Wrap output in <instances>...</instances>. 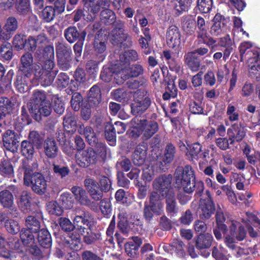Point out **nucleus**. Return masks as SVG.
Masks as SVG:
<instances>
[{
	"instance_id": "f257e3e1",
	"label": "nucleus",
	"mask_w": 260,
	"mask_h": 260,
	"mask_svg": "<svg viewBox=\"0 0 260 260\" xmlns=\"http://www.w3.org/2000/svg\"><path fill=\"white\" fill-rule=\"evenodd\" d=\"M35 56L39 60L44 61L42 68L39 65H35L33 67L35 78L40 80L44 86H49L53 82L57 72L53 71V59L54 57V48L52 46L48 45L42 50H37Z\"/></svg>"
},
{
	"instance_id": "f03ea898",
	"label": "nucleus",
	"mask_w": 260,
	"mask_h": 260,
	"mask_svg": "<svg viewBox=\"0 0 260 260\" xmlns=\"http://www.w3.org/2000/svg\"><path fill=\"white\" fill-rule=\"evenodd\" d=\"M241 61L247 59L249 73L251 76L260 77V61L257 50L252 47L249 42H245L239 46Z\"/></svg>"
},
{
	"instance_id": "7ed1b4c3",
	"label": "nucleus",
	"mask_w": 260,
	"mask_h": 260,
	"mask_svg": "<svg viewBox=\"0 0 260 260\" xmlns=\"http://www.w3.org/2000/svg\"><path fill=\"white\" fill-rule=\"evenodd\" d=\"M129 135L133 137L143 134L146 139L151 137L158 131V124L153 121H148L142 117H135L130 123Z\"/></svg>"
},
{
	"instance_id": "20e7f679",
	"label": "nucleus",
	"mask_w": 260,
	"mask_h": 260,
	"mask_svg": "<svg viewBox=\"0 0 260 260\" xmlns=\"http://www.w3.org/2000/svg\"><path fill=\"white\" fill-rule=\"evenodd\" d=\"M71 217L73 220L75 228L76 227L79 232L84 236V241L88 244L92 243L95 235L90 229V222L85 211L80 208H76L73 210Z\"/></svg>"
},
{
	"instance_id": "39448f33",
	"label": "nucleus",
	"mask_w": 260,
	"mask_h": 260,
	"mask_svg": "<svg viewBox=\"0 0 260 260\" xmlns=\"http://www.w3.org/2000/svg\"><path fill=\"white\" fill-rule=\"evenodd\" d=\"M176 183L181 185L185 192L191 193L195 188V177L191 167L185 166L183 169L178 168L175 172Z\"/></svg>"
},
{
	"instance_id": "423d86ee",
	"label": "nucleus",
	"mask_w": 260,
	"mask_h": 260,
	"mask_svg": "<svg viewBox=\"0 0 260 260\" xmlns=\"http://www.w3.org/2000/svg\"><path fill=\"white\" fill-rule=\"evenodd\" d=\"M101 19L107 24L116 23V25L118 26V28H116L112 31L113 38L112 40L115 42V43H122L127 39L128 36L123 32L121 28L123 25V22L120 20L116 21V16L112 11L107 9L103 10L101 13Z\"/></svg>"
},
{
	"instance_id": "0eeeda50",
	"label": "nucleus",
	"mask_w": 260,
	"mask_h": 260,
	"mask_svg": "<svg viewBox=\"0 0 260 260\" xmlns=\"http://www.w3.org/2000/svg\"><path fill=\"white\" fill-rule=\"evenodd\" d=\"M23 169L24 170V184L26 186L31 185L32 189L37 193H44L47 186V182L44 176L39 173L31 175V170L24 165Z\"/></svg>"
},
{
	"instance_id": "6e6552de",
	"label": "nucleus",
	"mask_w": 260,
	"mask_h": 260,
	"mask_svg": "<svg viewBox=\"0 0 260 260\" xmlns=\"http://www.w3.org/2000/svg\"><path fill=\"white\" fill-rule=\"evenodd\" d=\"M143 67L140 64H135L129 67L125 66L119 68V67L113 71L112 76L118 84H121L130 77H137L142 74Z\"/></svg>"
},
{
	"instance_id": "1a4fd4ad",
	"label": "nucleus",
	"mask_w": 260,
	"mask_h": 260,
	"mask_svg": "<svg viewBox=\"0 0 260 260\" xmlns=\"http://www.w3.org/2000/svg\"><path fill=\"white\" fill-rule=\"evenodd\" d=\"M164 196H160L158 192L152 191L149 196V205L145 206L144 213L145 218L150 220L153 216V213L160 215L164 212Z\"/></svg>"
},
{
	"instance_id": "9d476101",
	"label": "nucleus",
	"mask_w": 260,
	"mask_h": 260,
	"mask_svg": "<svg viewBox=\"0 0 260 260\" xmlns=\"http://www.w3.org/2000/svg\"><path fill=\"white\" fill-rule=\"evenodd\" d=\"M83 18L87 21L94 20L101 9L107 6L106 0H84Z\"/></svg>"
},
{
	"instance_id": "9b49d317",
	"label": "nucleus",
	"mask_w": 260,
	"mask_h": 260,
	"mask_svg": "<svg viewBox=\"0 0 260 260\" xmlns=\"http://www.w3.org/2000/svg\"><path fill=\"white\" fill-rule=\"evenodd\" d=\"M134 100L131 105V111L133 115H139L144 112L150 105V99L143 92L137 91L134 95Z\"/></svg>"
},
{
	"instance_id": "f8f14e48",
	"label": "nucleus",
	"mask_w": 260,
	"mask_h": 260,
	"mask_svg": "<svg viewBox=\"0 0 260 260\" xmlns=\"http://www.w3.org/2000/svg\"><path fill=\"white\" fill-rule=\"evenodd\" d=\"M76 159L80 167L85 168L96 162L97 154L93 149L89 148L84 151H78L76 154Z\"/></svg>"
},
{
	"instance_id": "ddd939ff",
	"label": "nucleus",
	"mask_w": 260,
	"mask_h": 260,
	"mask_svg": "<svg viewBox=\"0 0 260 260\" xmlns=\"http://www.w3.org/2000/svg\"><path fill=\"white\" fill-rule=\"evenodd\" d=\"M172 177L170 176L162 175L157 178L153 182V187L162 196L167 195L168 192L172 191L170 189Z\"/></svg>"
},
{
	"instance_id": "4468645a",
	"label": "nucleus",
	"mask_w": 260,
	"mask_h": 260,
	"mask_svg": "<svg viewBox=\"0 0 260 260\" xmlns=\"http://www.w3.org/2000/svg\"><path fill=\"white\" fill-rule=\"evenodd\" d=\"M227 135L230 144L233 145L235 142H239L246 135V131L241 123H234L228 129Z\"/></svg>"
},
{
	"instance_id": "2eb2a0df",
	"label": "nucleus",
	"mask_w": 260,
	"mask_h": 260,
	"mask_svg": "<svg viewBox=\"0 0 260 260\" xmlns=\"http://www.w3.org/2000/svg\"><path fill=\"white\" fill-rule=\"evenodd\" d=\"M226 223L228 225L227 228H229L231 236L238 241H242L245 238L246 232L243 228V222L241 223L235 220H228Z\"/></svg>"
},
{
	"instance_id": "dca6fc26",
	"label": "nucleus",
	"mask_w": 260,
	"mask_h": 260,
	"mask_svg": "<svg viewBox=\"0 0 260 260\" xmlns=\"http://www.w3.org/2000/svg\"><path fill=\"white\" fill-rule=\"evenodd\" d=\"M29 110L34 118L37 121H40L42 116L47 117L50 115L52 111V107L50 102L47 101L39 106L31 107Z\"/></svg>"
},
{
	"instance_id": "f3484780",
	"label": "nucleus",
	"mask_w": 260,
	"mask_h": 260,
	"mask_svg": "<svg viewBox=\"0 0 260 260\" xmlns=\"http://www.w3.org/2000/svg\"><path fill=\"white\" fill-rule=\"evenodd\" d=\"M213 24L211 27L210 34L212 36H217L225 31L226 25L229 21L220 15L216 14L213 19Z\"/></svg>"
},
{
	"instance_id": "a211bd4d",
	"label": "nucleus",
	"mask_w": 260,
	"mask_h": 260,
	"mask_svg": "<svg viewBox=\"0 0 260 260\" xmlns=\"http://www.w3.org/2000/svg\"><path fill=\"white\" fill-rule=\"evenodd\" d=\"M71 191L74 196L75 200L81 205L88 206L91 208H96V206L93 204L89 199L86 191L82 187L75 186L71 188Z\"/></svg>"
},
{
	"instance_id": "6ab92c4d",
	"label": "nucleus",
	"mask_w": 260,
	"mask_h": 260,
	"mask_svg": "<svg viewBox=\"0 0 260 260\" xmlns=\"http://www.w3.org/2000/svg\"><path fill=\"white\" fill-rule=\"evenodd\" d=\"M84 185L92 199L95 201L102 199L103 192L99 189V186L96 181L92 178H86L84 180Z\"/></svg>"
},
{
	"instance_id": "aec40b11",
	"label": "nucleus",
	"mask_w": 260,
	"mask_h": 260,
	"mask_svg": "<svg viewBox=\"0 0 260 260\" xmlns=\"http://www.w3.org/2000/svg\"><path fill=\"white\" fill-rule=\"evenodd\" d=\"M119 58V60L114 64L112 69H116L118 66L119 68L125 66H129L131 61H136L138 59V54L134 50H128L120 54Z\"/></svg>"
},
{
	"instance_id": "412c9836",
	"label": "nucleus",
	"mask_w": 260,
	"mask_h": 260,
	"mask_svg": "<svg viewBox=\"0 0 260 260\" xmlns=\"http://www.w3.org/2000/svg\"><path fill=\"white\" fill-rule=\"evenodd\" d=\"M56 51L59 64L66 63L70 60L72 50L65 44L58 42L56 46Z\"/></svg>"
},
{
	"instance_id": "4be33fe9",
	"label": "nucleus",
	"mask_w": 260,
	"mask_h": 260,
	"mask_svg": "<svg viewBox=\"0 0 260 260\" xmlns=\"http://www.w3.org/2000/svg\"><path fill=\"white\" fill-rule=\"evenodd\" d=\"M166 37L167 43L170 47L175 48L180 45V34L176 26L173 25L168 29Z\"/></svg>"
},
{
	"instance_id": "5701e85b",
	"label": "nucleus",
	"mask_w": 260,
	"mask_h": 260,
	"mask_svg": "<svg viewBox=\"0 0 260 260\" xmlns=\"http://www.w3.org/2000/svg\"><path fill=\"white\" fill-rule=\"evenodd\" d=\"M147 147L145 144L138 145L133 154V161L136 166L143 165L146 157Z\"/></svg>"
},
{
	"instance_id": "b1692460",
	"label": "nucleus",
	"mask_w": 260,
	"mask_h": 260,
	"mask_svg": "<svg viewBox=\"0 0 260 260\" xmlns=\"http://www.w3.org/2000/svg\"><path fill=\"white\" fill-rule=\"evenodd\" d=\"M101 102V90L99 86H92L88 94L87 103L90 107L98 106Z\"/></svg>"
},
{
	"instance_id": "393cba45",
	"label": "nucleus",
	"mask_w": 260,
	"mask_h": 260,
	"mask_svg": "<svg viewBox=\"0 0 260 260\" xmlns=\"http://www.w3.org/2000/svg\"><path fill=\"white\" fill-rule=\"evenodd\" d=\"M44 151L45 155L50 158H55L58 153V147L55 140L52 138H48L44 143Z\"/></svg>"
},
{
	"instance_id": "a878e982",
	"label": "nucleus",
	"mask_w": 260,
	"mask_h": 260,
	"mask_svg": "<svg viewBox=\"0 0 260 260\" xmlns=\"http://www.w3.org/2000/svg\"><path fill=\"white\" fill-rule=\"evenodd\" d=\"M215 206L212 200L203 201L200 207V217L203 219H208L213 213Z\"/></svg>"
},
{
	"instance_id": "bb28decb",
	"label": "nucleus",
	"mask_w": 260,
	"mask_h": 260,
	"mask_svg": "<svg viewBox=\"0 0 260 260\" xmlns=\"http://www.w3.org/2000/svg\"><path fill=\"white\" fill-rule=\"evenodd\" d=\"M184 60L185 64L193 72H197L200 67V61L197 56L192 51L185 54Z\"/></svg>"
},
{
	"instance_id": "cd10ccee",
	"label": "nucleus",
	"mask_w": 260,
	"mask_h": 260,
	"mask_svg": "<svg viewBox=\"0 0 260 260\" xmlns=\"http://www.w3.org/2000/svg\"><path fill=\"white\" fill-rule=\"evenodd\" d=\"M64 246L74 250H78L81 247L80 236L76 232L72 233L64 242Z\"/></svg>"
},
{
	"instance_id": "c85d7f7f",
	"label": "nucleus",
	"mask_w": 260,
	"mask_h": 260,
	"mask_svg": "<svg viewBox=\"0 0 260 260\" xmlns=\"http://www.w3.org/2000/svg\"><path fill=\"white\" fill-rule=\"evenodd\" d=\"M78 132L80 134L85 136L87 141L90 145L93 146L97 143V138L95 134L91 127L89 126L84 127L80 125L78 128Z\"/></svg>"
},
{
	"instance_id": "c756f323",
	"label": "nucleus",
	"mask_w": 260,
	"mask_h": 260,
	"mask_svg": "<svg viewBox=\"0 0 260 260\" xmlns=\"http://www.w3.org/2000/svg\"><path fill=\"white\" fill-rule=\"evenodd\" d=\"M212 240L213 237L211 234H201L197 239L196 247L199 249L208 248L211 246Z\"/></svg>"
},
{
	"instance_id": "7c9ffc66",
	"label": "nucleus",
	"mask_w": 260,
	"mask_h": 260,
	"mask_svg": "<svg viewBox=\"0 0 260 260\" xmlns=\"http://www.w3.org/2000/svg\"><path fill=\"white\" fill-rule=\"evenodd\" d=\"M21 60L22 64V71L25 76L28 77L32 72L30 67L33 61L32 56L31 54L26 53L22 56Z\"/></svg>"
},
{
	"instance_id": "2f4dec72",
	"label": "nucleus",
	"mask_w": 260,
	"mask_h": 260,
	"mask_svg": "<svg viewBox=\"0 0 260 260\" xmlns=\"http://www.w3.org/2000/svg\"><path fill=\"white\" fill-rule=\"evenodd\" d=\"M38 240L40 244L46 248H50L52 245V240L50 234L45 229H42L39 231Z\"/></svg>"
},
{
	"instance_id": "473e14b6",
	"label": "nucleus",
	"mask_w": 260,
	"mask_h": 260,
	"mask_svg": "<svg viewBox=\"0 0 260 260\" xmlns=\"http://www.w3.org/2000/svg\"><path fill=\"white\" fill-rule=\"evenodd\" d=\"M225 242L227 246L232 250L233 254L237 257H239L243 254H245L247 253H249L250 252L248 251V250H246L244 249L236 246L233 238L231 237L230 236L226 237Z\"/></svg>"
},
{
	"instance_id": "72a5a7b5",
	"label": "nucleus",
	"mask_w": 260,
	"mask_h": 260,
	"mask_svg": "<svg viewBox=\"0 0 260 260\" xmlns=\"http://www.w3.org/2000/svg\"><path fill=\"white\" fill-rule=\"evenodd\" d=\"M3 141L5 147L8 150H10L17 142L15 133L11 130H7L4 134Z\"/></svg>"
},
{
	"instance_id": "f704fd0d",
	"label": "nucleus",
	"mask_w": 260,
	"mask_h": 260,
	"mask_svg": "<svg viewBox=\"0 0 260 260\" xmlns=\"http://www.w3.org/2000/svg\"><path fill=\"white\" fill-rule=\"evenodd\" d=\"M15 8L20 15H29L31 13L30 0H16Z\"/></svg>"
},
{
	"instance_id": "c9c22d12",
	"label": "nucleus",
	"mask_w": 260,
	"mask_h": 260,
	"mask_svg": "<svg viewBox=\"0 0 260 260\" xmlns=\"http://www.w3.org/2000/svg\"><path fill=\"white\" fill-rule=\"evenodd\" d=\"M165 196L166 199L167 211L170 213H176L178 209L174 193L173 191H170Z\"/></svg>"
},
{
	"instance_id": "e433bc0d",
	"label": "nucleus",
	"mask_w": 260,
	"mask_h": 260,
	"mask_svg": "<svg viewBox=\"0 0 260 260\" xmlns=\"http://www.w3.org/2000/svg\"><path fill=\"white\" fill-rule=\"evenodd\" d=\"M77 126V120L76 117L71 115H68L65 116L63 120V127L64 129L70 133L75 132Z\"/></svg>"
},
{
	"instance_id": "4c0bfd02",
	"label": "nucleus",
	"mask_w": 260,
	"mask_h": 260,
	"mask_svg": "<svg viewBox=\"0 0 260 260\" xmlns=\"http://www.w3.org/2000/svg\"><path fill=\"white\" fill-rule=\"evenodd\" d=\"M64 35L67 40L72 43L80 39L81 33L78 32L76 27L70 26L64 30Z\"/></svg>"
},
{
	"instance_id": "58836bf2",
	"label": "nucleus",
	"mask_w": 260,
	"mask_h": 260,
	"mask_svg": "<svg viewBox=\"0 0 260 260\" xmlns=\"http://www.w3.org/2000/svg\"><path fill=\"white\" fill-rule=\"evenodd\" d=\"M46 101V96L44 91L35 90L31 99V107L39 106Z\"/></svg>"
},
{
	"instance_id": "ea45409f",
	"label": "nucleus",
	"mask_w": 260,
	"mask_h": 260,
	"mask_svg": "<svg viewBox=\"0 0 260 260\" xmlns=\"http://www.w3.org/2000/svg\"><path fill=\"white\" fill-rule=\"evenodd\" d=\"M197 37L198 39H201V41H204L205 39L207 38V29L206 27L205 21L203 18L200 16L197 17Z\"/></svg>"
},
{
	"instance_id": "a19ab883",
	"label": "nucleus",
	"mask_w": 260,
	"mask_h": 260,
	"mask_svg": "<svg viewBox=\"0 0 260 260\" xmlns=\"http://www.w3.org/2000/svg\"><path fill=\"white\" fill-rule=\"evenodd\" d=\"M25 225L27 227L26 229L29 230L31 232H34V233L40 231V221L35 216H28L25 220Z\"/></svg>"
},
{
	"instance_id": "79ce46f5",
	"label": "nucleus",
	"mask_w": 260,
	"mask_h": 260,
	"mask_svg": "<svg viewBox=\"0 0 260 260\" xmlns=\"http://www.w3.org/2000/svg\"><path fill=\"white\" fill-rule=\"evenodd\" d=\"M29 230L22 229L20 232V239L24 245L29 246L34 244L35 241L34 236Z\"/></svg>"
},
{
	"instance_id": "37998d69",
	"label": "nucleus",
	"mask_w": 260,
	"mask_h": 260,
	"mask_svg": "<svg viewBox=\"0 0 260 260\" xmlns=\"http://www.w3.org/2000/svg\"><path fill=\"white\" fill-rule=\"evenodd\" d=\"M29 199V193L26 191H24L22 193L19 202V206L24 212H28L30 209V203Z\"/></svg>"
},
{
	"instance_id": "c03bdc74",
	"label": "nucleus",
	"mask_w": 260,
	"mask_h": 260,
	"mask_svg": "<svg viewBox=\"0 0 260 260\" xmlns=\"http://www.w3.org/2000/svg\"><path fill=\"white\" fill-rule=\"evenodd\" d=\"M46 207L47 211L50 214L60 216L63 212L62 208L56 201L49 202Z\"/></svg>"
},
{
	"instance_id": "a18cd8bd",
	"label": "nucleus",
	"mask_w": 260,
	"mask_h": 260,
	"mask_svg": "<svg viewBox=\"0 0 260 260\" xmlns=\"http://www.w3.org/2000/svg\"><path fill=\"white\" fill-rule=\"evenodd\" d=\"M0 201L4 207L9 208L13 203V197L12 193L4 190L0 192Z\"/></svg>"
},
{
	"instance_id": "49530a36",
	"label": "nucleus",
	"mask_w": 260,
	"mask_h": 260,
	"mask_svg": "<svg viewBox=\"0 0 260 260\" xmlns=\"http://www.w3.org/2000/svg\"><path fill=\"white\" fill-rule=\"evenodd\" d=\"M105 137L111 145H114L116 140V128L110 123H107L105 126Z\"/></svg>"
},
{
	"instance_id": "de8ad7c7",
	"label": "nucleus",
	"mask_w": 260,
	"mask_h": 260,
	"mask_svg": "<svg viewBox=\"0 0 260 260\" xmlns=\"http://www.w3.org/2000/svg\"><path fill=\"white\" fill-rule=\"evenodd\" d=\"M55 11L52 6L46 7L41 12L40 16L46 22H51L54 18Z\"/></svg>"
},
{
	"instance_id": "09e8293b",
	"label": "nucleus",
	"mask_w": 260,
	"mask_h": 260,
	"mask_svg": "<svg viewBox=\"0 0 260 260\" xmlns=\"http://www.w3.org/2000/svg\"><path fill=\"white\" fill-rule=\"evenodd\" d=\"M21 152L25 156L31 157L35 152L34 148L31 143L27 141H22L21 143Z\"/></svg>"
},
{
	"instance_id": "8fccbe9b",
	"label": "nucleus",
	"mask_w": 260,
	"mask_h": 260,
	"mask_svg": "<svg viewBox=\"0 0 260 260\" xmlns=\"http://www.w3.org/2000/svg\"><path fill=\"white\" fill-rule=\"evenodd\" d=\"M216 224L218 226V228L221 230L222 231L223 234L226 233L228 229H227V224H224L223 222L225 221V217L224 216L223 213L221 210H218L217 211L216 214Z\"/></svg>"
},
{
	"instance_id": "3c124183",
	"label": "nucleus",
	"mask_w": 260,
	"mask_h": 260,
	"mask_svg": "<svg viewBox=\"0 0 260 260\" xmlns=\"http://www.w3.org/2000/svg\"><path fill=\"white\" fill-rule=\"evenodd\" d=\"M5 225L7 231L12 234H17L20 231V225L18 222L14 219L6 220Z\"/></svg>"
},
{
	"instance_id": "603ef678",
	"label": "nucleus",
	"mask_w": 260,
	"mask_h": 260,
	"mask_svg": "<svg viewBox=\"0 0 260 260\" xmlns=\"http://www.w3.org/2000/svg\"><path fill=\"white\" fill-rule=\"evenodd\" d=\"M53 171L57 177L63 178L68 176L70 173V169L67 166L53 165Z\"/></svg>"
},
{
	"instance_id": "864d4df0",
	"label": "nucleus",
	"mask_w": 260,
	"mask_h": 260,
	"mask_svg": "<svg viewBox=\"0 0 260 260\" xmlns=\"http://www.w3.org/2000/svg\"><path fill=\"white\" fill-rule=\"evenodd\" d=\"M0 53L1 56L5 59H10L12 57V50L11 44L7 42L2 44L0 50Z\"/></svg>"
},
{
	"instance_id": "5fc2aeb1",
	"label": "nucleus",
	"mask_w": 260,
	"mask_h": 260,
	"mask_svg": "<svg viewBox=\"0 0 260 260\" xmlns=\"http://www.w3.org/2000/svg\"><path fill=\"white\" fill-rule=\"evenodd\" d=\"M226 116L231 122L237 121L239 119V114L238 111L236 110L235 106L232 104H229L227 107Z\"/></svg>"
},
{
	"instance_id": "6e6d98bb",
	"label": "nucleus",
	"mask_w": 260,
	"mask_h": 260,
	"mask_svg": "<svg viewBox=\"0 0 260 260\" xmlns=\"http://www.w3.org/2000/svg\"><path fill=\"white\" fill-rule=\"evenodd\" d=\"M59 224L61 229L64 232H68L73 231L75 226L71 220L66 217H61L59 219Z\"/></svg>"
},
{
	"instance_id": "4d7b16f0",
	"label": "nucleus",
	"mask_w": 260,
	"mask_h": 260,
	"mask_svg": "<svg viewBox=\"0 0 260 260\" xmlns=\"http://www.w3.org/2000/svg\"><path fill=\"white\" fill-rule=\"evenodd\" d=\"M154 176V169L152 166L145 165L143 168L142 179L147 182L151 181Z\"/></svg>"
},
{
	"instance_id": "13d9d810",
	"label": "nucleus",
	"mask_w": 260,
	"mask_h": 260,
	"mask_svg": "<svg viewBox=\"0 0 260 260\" xmlns=\"http://www.w3.org/2000/svg\"><path fill=\"white\" fill-rule=\"evenodd\" d=\"M212 6V0H198V7L201 12L207 13Z\"/></svg>"
},
{
	"instance_id": "bf43d9fd",
	"label": "nucleus",
	"mask_w": 260,
	"mask_h": 260,
	"mask_svg": "<svg viewBox=\"0 0 260 260\" xmlns=\"http://www.w3.org/2000/svg\"><path fill=\"white\" fill-rule=\"evenodd\" d=\"M128 93L122 89H117L112 92V96L114 99L119 102H125L128 99Z\"/></svg>"
},
{
	"instance_id": "052dcab7",
	"label": "nucleus",
	"mask_w": 260,
	"mask_h": 260,
	"mask_svg": "<svg viewBox=\"0 0 260 260\" xmlns=\"http://www.w3.org/2000/svg\"><path fill=\"white\" fill-rule=\"evenodd\" d=\"M15 85L18 91L21 93L26 92L29 89L26 81L20 76H17Z\"/></svg>"
},
{
	"instance_id": "680f3d73",
	"label": "nucleus",
	"mask_w": 260,
	"mask_h": 260,
	"mask_svg": "<svg viewBox=\"0 0 260 260\" xmlns=\"http://www.w3.org/2000/svg\"><path fill=\"white\" fill-rule=\"evenodd\" d=\"M0 171L3 175H11L13 173L12 166L9 160L5 159L0 164Z\"/></svg>"
},
{
	"instance_id": "e2e57ef3",
	"label": "nucleus",
	"mask_w": 260,
	"mask_h": 260,
	"mask_svg": "<svg viewBox=\"0 0 260 260\" xmlns=\"http://www.w3.org/2000/svg\"><path fill=\"white\" fill-rule=\"evenodd\" d=\"M18 27L17 19L13 17L8 18L6 22L4 28L8 32L15 31Z\"/></svg>"
},
{
	"instance_id": "0e129e2a",
	"label": "nucleus",
	"mask_w": 260,
	"mask_h": 260,
	"mask_svg": "<svg viewBox=\"0 0 260 260\" xmlns=\"http://www.w3.org/2000/svg\"><path fill=\"white\" fill-rule=\"evenodd\" d=\"M171 250L174 251L179 256H183L184 254V245L183 242L178 240H175L171 244Z\"/></svg>"
},
{
	"instance_id": "69168bd1",
	"label": "nucleus",
	"mask_w": 260,
	"mask_h": 260,
	"mask_svg": "<svg viewBox=\"0 0 260 260\" xmlns=\"http://www.w3.org/2000/svg\"><path fill=\"white\" fill-rule=\"evenodd\" d=\"M225 251L222 247H214L212 251V255L216 260H229L225 255Z\"/></svg>"
},
{
	"instance_id": "338daca9",
	"label": "nucleus",
	"mask_w": 260,
	"mask_h": 260,
	"mask_svg": "<svg viewBox=\"0 0 260 260\" xmlns=\"http://www.w3.org/2000/svg\"><path fill=\"white\" fill-rule=\"evenodd\" d=\"M175 153V147L172 144L167 145L165 153L164 160L166 163H170L173 160Z\"/></svg>"
},
{
	"instance_id": "774afa93",
	"label": "nucleus",
	"mask_w": 260,
	"mask_h": 260,
	"mask_svg": "<svg viewBox=\"0 0 260 260\" xmlns=\"http://www.w3.org/2000/svg\"><path fill=\"white\" fill-rule=\"evenodd\" d=\"M183 27L187 34H191L195 30V21L191 18L185 19L183 23Z\"/></svg>"
}]
</instances>
